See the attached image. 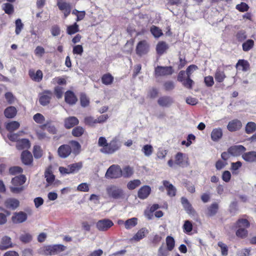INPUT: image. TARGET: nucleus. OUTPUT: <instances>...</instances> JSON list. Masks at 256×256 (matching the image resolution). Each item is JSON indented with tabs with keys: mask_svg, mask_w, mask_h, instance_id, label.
<instances>
[{
	"mask_svg": "<svg viewBox=\"0 0 256 256\" xmlns=\"http://www.w3.org/2000/svg\"><path fill=\"white\" fill-rule=\"evenodd\" d=\"M98 145L102 147L100 152L102 153L108 154L116 152L121 147L120 142L116 138H112L109 142H108L106 138L100 136L98 140Z\"/></svg>",
	"mask_w": 256,
	"mask_h": 256,
	"instance_id": "1",
	"label": "nucleus"
},
{
	"mask_svg": "<svg viewBox=\"0 0 256 256\" xmlns=\"http://www.w3.org/2000/svg\"><path fill=\"white\" fill-rule=\"evenodd\" d=\"M81 150V146L76 140H70L68 144L61 145L58 149V156L62 158H68L72 153L74 156L80 154Z\"/></svg>",
	"mask_w": 256,
	"mask_h": 256,
	"instance_id": "2",
	"label": "nucleus"
},
{
	"mask_svg": "<svg viewBox=\"0 0 256 256\" xmlns=\"http://www.w3.org/2000/svg\"><path fill=\"white\" fill-rule=\"evenodd\" d=\"M106 194L108 198L112 200H122L126 197L124 190L120 186L110 184L106 188Z\"/></svg>",
	"mask_w": 256,
	"mask_h": 256,
	"instance_id": "3",
	"label": "nucleus"
},
{
	"mask_svg": "<svg viewBox=\"0 0 256 256\" xmlns=\"http://www.w3.org/2000/svg\"><path fill=\"white\" fill-rule=\"evenodd\" d=\"M26 177L24 175L20 174L13 178L11 183L12 186H10V192L14 194H19L24 190L22 186L26 181Z\"/></svg>",
	"mask_w": 256,
	"mask_h": 256,
	"instance_id": "4",
	"label": "nucleus"
},
{
	"mask_svg": "<svg viewBox=\"0 0 256 256\" xmlns=\"http://www.w3.org/2000/svg\"><path fill=\"white\" fill-rule=\"evenodd\" d=\"M66 246L62 244L48 245L42 248V252L46 255L52 256L64 252L66 250Z\"/></svg>",
	"mask_w": 256,
	"mask_h": 256,
	"instance_id": "5",
	"label": "nucleus"
},
{
	"mask_svg": "<svg viewBox=\"0 0 256 256\" xmlns=\"http://www.w3.org/2000/svg\"><path fill=\"white\" fill-rule=\"evenodd\" d=\"M122 172L120 166L117 164H112L108 169L105 176L107 178L116 179L122 177Z\"/></svg>",
	"mask_w": 256,
	"mask_h": 256,
	"instance_id": "6",
	"label": "nucleus"
},
{
	"mask_svg": "<svg viewBox=\"0 0 256 256\" xmlns=\"http://www.w3.org/2000/svg\"><path fill=\"white\" fill-rule=\"evenodd\" d=\"M150 50V44L146 40L140 41L136 48V52L139 56L146 54Z\"/></svg>",
	"mask_w": 256,
	"mask_h": 256,
	"instance_id": "7",
	"label": "nucleus"
},
{
	"mask_svg": "<svg viewBox=\"0 0 256 256\" xmlns=\"http://www.w3.org/2000/svg\"><path fill=\"white\" fill-rule=\"evenodd\" d=\"M174 69L172 66H157L154 70L156 77L172 75L174 73Z\"/></svg>",
	"mask_w": 256,
	"mask_h": 256,
	"instance_id": "8",
	"label": "nucleus"
},
{
	"mask_svg": "<svg viewBox=\"0 0 256 256\" xmlns=\"http://www.w3.org/2000/svg\"><path fill=\"white\" fill-rule=\"evenodd\" d=\"M52 92L49 90L42 92L39 96V102L42 106L48 104L52 96Z\"/></svg>",
	"mask_w": 256,
	"mask_h": 256,
	"instance_id": "9",
	"label": "nucleus"
},
{
	"mask_svg": "<svg viewBox=\"0 0 256 256\" xmlns=\"http://www.w3.org/2000/svg\"><path fill=\"white\" fill-rule=\"evenodd\" d=\"M113 226L114 222L112 221L107 218L99 220L96 223V227L98 230L102 232L106 231Z\"/></svg>",
	"mask_w": 256,
	"mask_h": 256,
	"instance_id": "10",
	"label": "nucleus"
},
{
	"mask_svg": "<svg viewBox=\"0 0 256 256\" xmlns=\"http://www.w3.org/2000/svg\"><path fill=\"white\" fill-rule=\"evenodd\" d=\"M246 150V148L242 145H236L228 148V152L233 156H239Z\"/></svg>",
	"mask_w": 256,
	"mask_h": 256,
	"instance_id": "11",
	"label": "nucleus"
},
{
	"mask_svg": "<svg viewBox=\"0 0 256 256\" xmlns=\"http://www.w3.org/2000/svg\"><path fill=\"white\" fill-rule=\"evenodd\" d=\"M174 102V101L173 98L172 97L167 96H160L158 100V104L162 107H170Z\"/></svg>",
	"mask_w": 256,
	"mask_h": 256,
	"instance_id": "12",
	"label": "nucleus"
},
{
	"mask_svg": "<svg viewBox=\"0 0 256 256\" xmlns=\"http://www.w3.org/2000/svg\"><path fill=\"white\" fill-rule=\"evenodd\" d=\"M79 124L78 118L74 116H68L64 120V126L66 129H70L78 126Z\"/></svg>",
	"mask_w": 256,
	"mask_h": 256,
	"instance_id": "13",
	"label": "nucleus"
},
{
	"mask_svg": "<svg viewBox=\"0 0 256 256\" xmlns=\"http://www.w3.org/2000/svg\"><path fill=\"white\" fill-rule=\"evenodd\" d=\"M57 6L60 10L64 12V18H66L71 12V6L69 3L58 1Z\"/></svg>",
	"mask_w": 256,
	"mask_h": 256,
	"instance_id": "14",
	"label": "nucleus"
},
{
	"mask_svg": "<svg viewBox=\"0 0 256 256\" xmlns=\"http://www.w3.org/2000/svg\"><path fill=\"white\" fill-rule=\"evenodd\" d=\"M28 76L32 80L38 82H40L43 78L42 72L40 70L36 72L34 69H30L28 70Z\"/></svg>",
	"mask_w": 256,
	"mask_h": 256,
	"instance_id": "15",
	"label": "nucleus"
},
{
	"mask_svg": "<svg viewBox=\"0 0 256 256\" xmlns=\"http://www.w3.org/2000/svg\"><path fill=\"white\" fill-rule=\"evenodd\" d=\"M14 246V244L12 242L11 238L8 236H4L2 238L0 242V250H4L6 249L12 248Z\"/></svg>",
	"mask_w": 256,
	"mask_h": 256,
	"instance_id": "16",
	"label": "nucleus"
},
{
	"mask_svg": "<svg viewBox=\"0 0 256 256\" xmlns=\"http://www.w3.org/2000/svg\"><path fill=\"white\" fill-rule=\"evenodd\" d=\"M242 126V124L240 120L238 119H234L228 122L227 126V128L230 132H233L240 130Z\"/></svg>",
	"mask_w": 256,
	"mask_h": 256,
	"instance_id": "17",
	"label": "nucleus"
},
{
	"mask_svg": "<svg viewBox=\"0 0 256 256\" xmlns=\"http://www.w3.org/2000/svg\"><path fill=\"white\" fill-rule=\"evenodd\" d=\"M28 216L24 212H15L12 218V221L16 224L22 223L27 219Z\"/></svg>",
	"mask_w": 256,
	"mask_h": 256,
	"instance_id": "18",
	"label": "nucleus"
},
{
	"mask_svg": "<svg viewBox=\"0 0 256 256\" xmlns=\"http://www.w3.org/2000/svg\"><path fill=\"white\" fill-rule=\"evenodd\" d=\"M162 184L166 190L167 194L169 196L174 197L176 196V189L169 181L164 180L162 181Z\"/></svg>",
	"mask_w": 256,
	"mask_h": 256,
	"instance_id": "19",
	"label": "nucleus"
},
{
	"mask_svg": "<svg viewBox=\"0 0 256 256\" xmlns=\"http://www.w3.org/2000/svg\"><path fill=\"white\" fill-rule=\"evenodd\" d=\"M64 100L68 104L74 105L76 104L78 98L73 92L68 90L64 94Z\"/></svg>",
	"mask_w": 256,
	"mask_h": 256,
	"instance_id": "20",
	"label": "nucleus"
},
{
	"mask_svg": "<svg viewBox=\"0 0 256 256\" xmlns=\"http://www.w3.org/2000/svg\"><path fill=\"white\" fill-rule=\"evenodd\" d=\"M181 202L184 210L188 214L194 215L196 214V211L186 198L182 197L181 198Z\"/></svg>",
	"mask_w": 256,
	"mask_h": 256,
	"instance_id": "21",
	"label": "nucleus"
},
{
	"mask_svg": "<svg viewBox=\"0 0 256 256\" xmlns=\"http://www.w3.org/2000/svg\"><path fill=\"white\" fill-rule=\"evenodd\" d=\"M22 161L26 165H30L33 162V158L31 152L28 150H24L21 154Z\"/></svg>",
	"mask_w": 256,
	"mask_h": 256,
	"instance_id": "22",
	"label": "nucleus"
},
{
	"mask_svg": "<svg viewBox=\"0 0 256 256\" xmlns=\"http://www.w3.org/2000/svg\"><path fill=\"white\" fill-rule=\"evenodd\" d=\"M174 158V163L182 167H184L188 165V158H186V160H185L184 154L182 152H178L175 156Z\"/></svg>",
	"mask_w": 256,
	"mask_h": 256,
	"instance_id": "23",
	"label": "nucleus"
},
{
	"mask_svg": "<svg viewBox=\"0 0 256 256\" xmlns=\"http://www.w3.org/2000/svg\"><path fill=\"white\" fill-rule=\"evenodd\" d=\"M52 121L50 120H47L45 124L40 125V128L43 130L46 129L50 134H56L58 131L57 129L54 124H52Z\"/></svg>",
	"mask_w": 256,
	"mask_h": 256,
	"instance_id": "24",
	"label": "nucleus"
},
{
	"mask_svg": "<svg viewBox=\"0 0 256 256\" xmlns=\"http://www.w3.org/2000/svg\"><path fill=\"white\" fill-rule=\"evenodd\" d=\"M150 192V187L148 186H144L139 189L138 196L140 199L144 200L148 197Z\"/></svg>",
	"mask_w": 256,
	"mask_h": 256,
	"instance_id": "25",
	"label": "nucleus"
},
{
	"mask_svg": "<svg viewBox=\"0 0 256 256\" xmlns=\"http://www.w3.org/2000/svg\"><path fill=\"white\" fill-rule=\"evenodd\" d=\"M169 46L166 42L160 41L156 46V52L158 54L162 56L168 49Z\"/></svg>",
	"mask_w": 256,
	"mask_h": 256,
	"instance_id": "26",
	"label": "nucleus"
},
{
	"mask_svg": "<svg viewBox=\"0 0 256 256\" xmlns=\"http://www.w3.org/2000/svg\"><path fill=\"white\" fill-rule=\"evenodd\" d=\"M219 206L218 203L214 202L209 206L206 210V214L208 216H215L218 212Z\"/></svg>",
	"mask_w": 256,
	"mask_h": 256,
	"instance_id": "27",
	"label": "nucleus"
},
{
	"mask_svg": "<svg viewBox=\"0 0 256 256\" xmlns=\"http://www.w3.org/2000/svg\"><path fill=\"white\" fill-rule=\"evenodd\" d=\"M236 67L238 70L243 72H246L250 68L249 62L245 60H239L236 64Z\"/></svg>",
	"mask_w": 256,
	"mask_h": 256,
	"instance_id": "28",
	"label": "nucleus"
},
{
	"mask_svg": "<svg viewBox=\"0 0 256 256\" xmlns=\"http://www.w3.org/2000/svg\"><path fill=\"white\" fill-rule=\"evenodd\" d=\"M222 129L220 128H214L211 132V138L214 142L218 141L222 136Z\"/></svg>",
	"mask_w": 256,
	"mask_h": 256,
	"instance_id": "29",
	"label": "nucleus"
},
{
	"mask_svg": "<svg viewBox=\"0 0 256 256\" xmlns=\"http://www.w3.org/2000/svg\"><path fill=\"white\" fill-rule=\"evenodd\" d=\"M30 146V143L28 140L23 138L19 140L16 143V148L18 150L25 148H29Z\"/></svg>",
	"mask_w": 256,
	"mask_h": 256,
	"instance_id": "30",
	"label": "nucleus"
},
{
	"mask_svg": "<svg viewBox=\"0 0 256 256\" xmlns=\"http://www.w3.org/2000/svg\"><path fill=\"white\" fill-rule=\"evenodd\" d=\"M242 158L246 162H256V152L251 151L242 154Z\"/></svg>",
	"mask_w": 256,
	"mask_h": 256,
	"instance_id": "31",
	"label": "nucleus"
},
{
	"mask_svg": "<svg viewBox=\"0 0 256 256\" xmlns=\"http://www.w3.org/2000/svg\"><path fill=\"white\" fill-rule=\"evenodd\" d=\"M5 205L8 208L15 210L19 206L20 202L17 199L10 198L6 200Z\"/></svg>",
	"mask_w": 256,
	"mask_h": 256,
	"instance_id": "32",
	"label": "nucleus"
},
{
	"mask_svg": "<svg viewBox=\"0 0 256 256\" xmlns=\"http://www.w3.org/2000/svg\"><path fill=\"white\" fill-rule=\"evenodd\" d=\"M214 76L216 81L218 82H223L226 78L224 70L220 68L216 70Z\"/></svg>",
	"mask_w": 256,
	"mask_h": 256,
	"instance_id": "33",
	"label": "nucleus"
},
{
	"mask_svg": "<svg viewBox=\"0 0 256 256\" xmlns=\"http://www.w3.org/2000/svg\"><path fill=\"white\" fill-rule=\"evenodd\" d=\"M148 233V230L146 228H142L133 236L132 240L138 242L142 240L146 236V234Z\"/></svg>",
	"mask_w": 256,
	"mask_h": 256,
	"instance_id": "34",
	"label": "nucleus"
},
{
	"mask_svg": "<svg viewBox=\"0 0 256 256\" xmlns=\"http://www.w3.org/2000/svg\"><path fill=\"white\" fill-rule=\"evenodd\" d=\"M101 80L104 84L109 86L113 83L114 78L110 73H106L102 76Z\"/></svg>",
	"mask_w": 256,
	"mask_h": 256,
	"instance_id": "35",
	"label": "nucleus"
},
{
	"mask_svg": "<svg viewBox=\"0 0 256 256\" xmlns=\"http://www.w3.org/2000/svg\"><path fill=\"white\" fill-rule=\"evenodd\" d=\"M17 110L15 107L10 106L6 108L4 111V114L6 118H14L16 114Z\"/></svg>",
	"mask_w": 256,
	"mask_h": 256,
	"instance_id": "36",
	"label": "nucleus"
},
{
	"mask_svg": "<svg viewBox=\"0 0 256 256\" xmlns=\"http://www.w3.org/2000/svg\"><path fill=\"white\" fill-rule=\"evenodd\" d=\"M79 26L76 22L67 26L66 33L69 35L74 34L79 32Z\"/></svg>",
	"mask_w": 256,
	"mask_h": 256,
	"instance_id": "37",
	"label": "nucleus"
},
{
	"mask_svg": "<svg viewBox=\"0 0 256 256\" xmlns=\"http://www.w3.org/2000/svg\"><path fill=\"white\" fill-rule=\"evenodd\" d=\"M68 166L70 173L73 174L78 172L82 168V162H78L70 164Z\"/></svg>",
	"mask_w": 256,
	"mask_h": 256,
	"instance_id": "38",
	"label": "nucleus"
},
{
	"mask_svg": "<svg viewBox=\"0 0 256 256\" xmlns=\"http://www.w3.org/2000/svg\"><path fill=\"white\" fill-rule=\"evenodd\" d=\"M84 128L82 126H76L72 129V134L74 137H80L84 134Z\"/></svg>",
	"mask_w": 256,
	"mask_h": 256,
	"instance_id": "39",
	"label": "nucleus"
},
{
	"mask_svg": "<svg viewBox=\"0 0 256 256\" xmlns=\"http://www.w3.org/2000/svg\"><path fill=\"white\" fill-rule=\"evenodd\" d=\"M150 31L152 34L156 38H158L163 35L162 30L158 27L154 25L150 27Z\"/></svg>",
	"mask_w": 256,
	"mask_h": 256,
	"instance_id": "40",
	"label": "nucleus"
},
{
	"mask_svg": "<svg viewBox=\"0 0 256 256\" xmlns=\"http://www.w3.org/2000/svg\"><path fill=\"white\" fill-rule=\"evenodd\" d=\"M254 41L252 40L249 39L246 40L242 44V50L244 52L249 51L254 47Z\"/></svg>",
	"mask_w": 256,
	"mask_h": 256,
	"instance_id": "41",
	"label": "nucleus"
},
{
	"mask_svg": "<svg viewBox=\"0 0 256 256\" xmlns=\"http://www.w3.org/2000/svg\"><path fill=\"white\" fill-rule=\"evenodd\" d=\"M20 126V124L18 122L12 121L8 123L6 126V128L8 131L12 132L18 129Z\"/></svg>",
	"mask_w": 256,
	"mask_h": 256,
	"instance_id": "42",
	"label": "nucleus"
},
{
	"mask_svg": "<svg viewBox=\"0 0 256 256\" xmlns=\"http://www.w3.org/2000/svg\"><path fill=\"white\" fill-rule=\"evenodd\" d=\"M122 176L125 178H130L134 174L133 168L129 166H124L122 170Z\"/></svg>",
	"mask_w": 256,
	"mask_h": 256,
	"instance_id": "43",
	"label": "nucleus"
},
{
	"mask_svg": "<svg viewBox=\"0 0 256 256\" xmlns=\"http://www.w3.org/2000/svg\"><path fill=\"white\" fill-rule=\"evenodd\" d=\"M138 223V218H132L126 220L124 223L125 228L126 229H130L136 225Z\"/></svg>",
	"mask_w": 256,
	"mask_h": 256,
	"instance_id": "44",
	"label": "nucleus"
},
{
	"mask_svg": "<svg viewBox=\"0 0 256 256\" xmlns=\"http://www.w3.org/2000/svg\"><path fill=\"white\" fill-rule=\"evenodd\" d=\"M256 130V124L254 122H250L247 123L245 128L246 132L250 134Z\"/></svg>",
	"mask_w": 256,
	"mask_h": 256,
	"instance_id": "45",
	"label": "nucleus"
},
{
	"mask_svg": "<svg viewBox=\"0 0 256 256\" xmlns=\"http://www.w3.org/2000/svg\"><path fill=\"white\" fill-rule=\"evenodd\" d=\"M44 176L46 178V180L48 184H51L54 182L55 176L50 170L47 169L45 171Z\"/></svg>",
	"mask_w": 256,
	"mask_h": 256,
	"instance_id": "46",
	"label": "nucleus"
},
{
	"mask_svg": "<svg viewBox=\"0 0 256 256\" xmlns=\"http://www.w3.org/2000/svg\"><path fill=\"white\" fill-rule=\"evenodd\" d=\"M166 244L167 248L168 250H172L175 246V241L174 238L171 236H168L166 238Z\"/></svg>",
	"mask_w": 256,
	"mask_h": 256,
	"instance_id": "47",
	"label": "nucleus"
},
{
	"mask_svg": "<svg viewBox=\"0 0 256 256\" xmlns=\"http://www.w3.org/2000/svg\"><path fill=\"white\" fill-rule=\"evenodd\" d=\"M238 228H242L244 227V228H249L250 224L248 220L246 219L240 218L238 219L236 223Z\"/></svg>",
	"mask_w": 256,
	"mask_h": 256,
	"instance_id": "48",
	"label": "nucleus"
},
{
	"mask_svg": "<svg viewBox=\"0 0 256 256\" xmlns=\"http://www.w3.org/2000/svg\"><path fill=\"white\" fill-rule=\"evenodd\" d=\"M84 123L86 125L90 126H94L96 124H97L96 118V119L91 116H86L84 118Z\"/></svg>",
	"mask_w": 256,
	"mask_h": 256,
	"instance_id": "49",
	"label": "nucleus"
},
{
	"mask_svg": "<svg viewBox=\"0 0 256 256\" xmlns=\"http://www.w3.org/2000/svg\"><path fill=\"white\" fill-rule=\"evenodd\" d=\"M141 182L139 180H134L130 181L127 184V188L130 190H132L139 186Z\"/></svg>",
	"mask_w": 256,
	"mask_h": 256,
	"instance_id": "50",
	"label": "nucleus"
},
{
	"mask_svg": "<svg viewBox=\"0 0 256 256\" xmlns=\"http://www.w3.org/2000/svg\"><path fill=\"white\" fill-rule=\"evenodd\" d=\"M2 9L8 14H12L14 12V6L10 3L4 4L2 6Z\"/></svg>",
	"mask_w": 256,
	"mask_h": 256,
	"instance_id": "51",
	"label": "nucleus"
},
{
	"mask_svg": "<svg viewBox=\"0 0 256 256\" xmlns=\"http://www.w3.org/2000/svg\"><path fill=\"white\" fill-rule=\"evenodd\" d=\"M142 150L146 156H150L152 154L154 148L150 144H146L142 147Z\"/></svg>",
	"mask_w": 256,
	"mask_h": 256,
	"instance_id": "52",
	"label": "nucleus"
},
{
	"mask_svg": "<svg viewBox=\"0 0 256 256\" xmlns=\"http://www.w3.org/2000/svg\"><path fill=\"white\" fill-rule=\"evenodd\" d=\"M236 234L238 238H244L248 236V232L246 228H238L236 232Z\"/></svg>",
	"mask_w": 256,
	"mask_h": 256,
	"instance_id": "53",
	"label": "nucleus"
},
{
	"mask_svg": "<svg viewBox=\"0 0 256 256\" xmlns=\"http://www.w3.org/2000/svg\"><path fill=\"white\" fill-rule=\"evenodd\" d=\"M33 154L36 158H40L42 156V150L39 146H34L33 148Z\"/></svg>",
	"mask_w": 256,
	"mask_h": 256,
	"instance_id": "54",
	"label": "nucleus"
},
{
	"mask_svg": "<svg viewBox=\"0 0 256 256\" xmlns=\"http://www.w3.org/2000/svg\"><path fill=\"white\" fill-rule=\"evenodd\" d=\"M16 24V30H15V32L16 34L18 35L19 34L22 30L24 28V24L22 23V20L20 18H18L16 20L15 22Z\"/></svg>",
	"mask_w": 256,
	"mask_h": 256,
	"instance_id": "55",
	"label": "nucleus"
},
{
	"mask_svg": "<svg viewBox=\"0 0 256 256\" xmlns=\"http://www.w3.org/2000/svg\"><path fill=\"white\" fill-rule=\"evenodd\" d=\"M34 121L38 124H42L45 121L44 116L40 113H36L33 116Z\"/></svg>",
	"mask_w": 256,
	"mask_h": 256,
	"instance_id": "56",
	"label": "nucleus"
},
{
	"mask_svg": "<svg viewBox=\"0 0 256 256\" xmlns=\"http://www.w3.org/2000/svg\"><path fill=\"white\" fill-rule=\"evenodd\" d=\"M236 38L238 42H242L247 38L246 32L244 30H240L236 32Z\"/></svg>",
	"mask_w": 256,
	"mask_h": 256,
	"instance_id": "57",
	"label": "nucleus"
},
{
	"mask_svg": "<svg viewBox=\"0 0 256 256\" xmlns=\"http://www.w3.org/2000/svg\"><path fill=\"white\" fill-rule=\"evenodd\" d=\"M182 83L185 88L190 90L192 88L194 82L190 78L186 76V78L184 80Z\"/></svg>",
	"mask_w": 256,
	"mask_h": 256,
	"instance_id": "58",
	"label": "nucleus"
},
{
	"mask_svg": "<svg viewBox=\"0 0 256 256\" xmlns=\"http://www.w3.org/2000/svg\"><path fill=\"white\" fill-rule=\"evenodd\" d=\"M80 105L82 107H86L89 105V104H90L89 98L87 97V96L85 94H80Z\"/></svg>",
	"mask_w": 256,
	"mask_h": 256,
	"instance_id": "59",
	"label": "nucleus"
},
{
	"mask_svg": "<svg viewBox=\"0 0 256 256\" xmlns=\"http://www.w3.org/2000/svg\"><path fill=\"white\" fill-rule=\"evenodd\" d=\"M218 245L220 248L222 256H227L228 254V246L222 242H219L218 244Z\"/></svg>",
	"mask_w": 256,
	"mask_h": 256,
	"instance_id": "60",
	"label": "nucleus"
},
{
	"mask_svg": "<svg viewBox=\"0 0 256 256\" xmlns=\"http://www.w3.org/2000/svg\"><path fill=\"white\" fill-rule=\"evenodd\" d=\"M22 168L21 167L18 166H12L9 168V173L12 175L21 174L22 173Z\"/></svg>",
	"mask_w": 256,
	"mask_h": 256,
	"instance_id": "61",
	"label": "nucleus"
},
{
	"mask_svg": "<svg viewBox=\"0 0 256 256\" xmlns=\"http://www.w3.org/2000/svg\"><path fill=\"white\" fill-rule=\"evenodd\" d=\"M84 52V48L82 45L78 44L73 47L72 52L74 54L82 56Z\"/></svg>",
	"mask_w": 256,
	"mask_h": 256,
	"instance_id": "62",
	"label": "nucleus"
},
{
	"mask_svg": "<svg viewBox=\"0 0 256 256\" xmlns=\"http://www.w3.org/2000/svg\"><path fill=\"white\" fill-rule=\"evenodd\" d=\"M236 9L240 12H247L249 9V6L245 2H241L236 6Z\"/></svg>",
	"mask_w": 256,
	"mask_h": 256,
	"instance_id": "63",
	"label": "nucleus"
},
{
	"mask_svg": "<svg viewBox=\"0 0 256 256\" xmlns=\"http://www.w3.org/2000/svg\"><path fill=\"white\" fill-rule=\"evenodd\" d=\"M184 230L186 233L190 232L192 230V224L191 222L186 220L183 226Z\"/></svg>",
	"mask_w": 256,
	"mask_h": 256,
	"instance_id": "64",
	"label": "nucleus"
}]
</instances>
